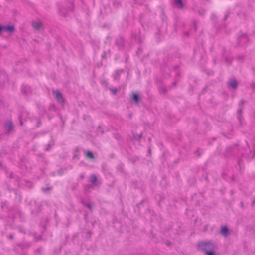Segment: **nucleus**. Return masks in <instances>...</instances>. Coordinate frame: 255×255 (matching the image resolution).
Instances as JSON below:
<instances>
[{
    "mask_svg": "<svg viewBox=\"0 0 255 255\" xmlns=\"http://www.w3.org/2000/svg\"><path fill=\"white\" fill-rule=\"evenodd\" d=\"M197 250L204 253L206 255H215L216 245L212 241H200L196 244Z\"/></svg>",
    "mask_w": 255,
    "mask_h": 255,
    "instance_id": "obj_1",
    "label": "nucleus"
},
{
    "mask_svg": "<svg viewBox=\"0 0 255 255\" xmlns=\"http://www.w3.org/2000/svg\"><path fill=\"white\" fill-rule=\"evenodd\" d=\"M5 128L8 132H10L11 131H12L14 128V126L12 121H7L5 125Z\"/></svg>",
    "mask_w": 255,
    "mask_h": 255,
    "instance_id": "obj_2",
    "label": "nucleus"
},
{
    "mask_svg": "<svg viewBox=\"0 0 255 255\" xmlns=\"http://www.w3.org/2000/svg\"><path fill=\"white\" fill-rule=\"evenodd\" d=\"M22 94L23 95H28L31 94V89L29 86H24L21 89Z\"/></svg>",
    "mask_w": 255,
    "mask_h": 255,
    "instance_id": "obj_3",
    "label": "nucleus"
},
{
    "mask_svg": "<svg viewBox=\"0 0 255 255\" xmlns=\"http://www.w3.org/2000/svg\"><path fill=\"white\" fill-rule=\"evenodd\" d=\"M237 82L234 79H231L228 82V85L232 89H235L237 86Z\"/></svg>",
    "mask_w": 255,
    "mask_h": 255,
    "instance_id": "obj_4",
    "label": "nucleus"
},
{
    "mask_svg": "<svg viewBox=\"0 0 255 255\" xmlns=\"http://www.w3.org/2000/svg\"><path fill=\"white\" fill-rule=\"evenodd\" d=\"M3 31H6L9 32H13L14 31L15 27L13 25L2 26Z\"/></svg>",
    "mask_w": 255,
    "mask_h": 255,
    "instance_id": "obj_5",
    "label": "nucleus"
},
{
    "mask_svg": "<svg viewBox=\"0 0 255 255\" xmlns=\"http://www.w3.org/2000/svg\"><path fill=\"white\" fill-rule=\"evenodd\" d=\"M89 181L92 184L97 185V177L95 174H92L89 177Z\"/></svg>",
    "mask_w": 255,
    "mask_h": 255,
    "instance_id": "obj_6",
    "label": "nucleus"
},
{
    "mask_svg": "<svg viewBox=\"0 0 255 255\" xmlns=\"http://www.w3.org/2000/svg\"><path fill=\"white\" fill-rule=\"evenodd\" d=\"M32 25L33 28L37 30H40L42 26V24L39 22H33Z\"/></svg>",
    "mask_w": 255,
    "mask_h": 255,
    "instance_id": "obj_7",
    "label": "nucleus"
},
{
    "mask_svg": "<svg viewBox=\"0 0 255 255\" xmlns=\"http://www.w3.org/2000/svg\"><path fill=\"white\" fill-rule=\"evenodd\" d=\"M117 45L120 48H122L124 46V39L122 38H119L116 40Z\"/></svg>",
    "mask_w": 255,
    "mask_h": 255,
    "instance_id": "obj_8",
    "label": "nucleus"
},
{
    "mask_svg": "<svg viewBox=\"0 0 255 255\" xmlns=\"http://www.w3.org/2000/svg\"><path fill=\"white\" fill-rule=\"evenodd\" d=\"M57 102L61 105L63 106L65 103L64 97H56Z\"/></svg>",
    "mask_w": 255,
    "mask_h": 255,
    "instance_id": "obj_9",
    "label": "nucleus"
},
{
    "mask_svg": "<svg viewBox=\"0 0 255 255\" xmlns=\"http://www.w3.org/2000/svg\"><path fill=\"white\" fill-rule=\"evenodd\" d=\"M243 108L242 107H240V108H239V110L238 111V118H239V120H240L241 123L242 122V120L243 119V117L242 116V113L243 112Z\"/></svg>",
    "mask_w": 255,
    "mask_h": 255,
    "instance_id": "obj_10",
    "label": "nucleus"
},
{
    "mask_svg": "<svg viewBox=\"0 0 255 255\" xmlns=\"http://www.w3.org/2000/svg\"><path fill=\"white\" fill-rule=\"evenodd\" d=\"M140 97H131L130 99L131 102H134L136 104H138L139 101L140 100Z\"/></svg>",
    "mask_w": 255,
    "mask_h": 255,
    "instance_id": "obj_11",
    "label": "nucleus"
},
{
    "mask_svg": "<svg viewBox=\"0 0 255 255\" xmlns=\"http://www.w3.org/2000/svg\"><path fill=\"white\" fill-rule=\"evenodd\" d=\"M123 72V70H118L117 71L114 75V78L115 80H117L120 78V75L121 73Z\"/></svg>",
    "mask_w": 255,
    "mask_h": 255,
    "instance_id": "obj_12",
    "label": "nucleus"
},
{
    "mask_svg": "<svg viewBox=\"0 0 255 255\" xmlns=\"http://www.w3.org/2000/svg\"><path fill=\"white\" fill-rule=\"evenodd\" d=\"M174 2L178 8H183V4L182 1V0H174Z\"/></svg>",
    "mask_w": 255,
    "mask_h": 255,
    "instance_id": "obj_13",
    "label": "nucleus"
},
{
    "mask_svg": "<svg viewBox=\"0 0 255 255\" xmlns=\"http://www.w3.org/2000/svg\"><path fill=\"white\" fill-rule=\"evenodd\" d=\"M86 156L89 159H94L95 158V156L93 153L91 151H87L85 152Z\"/></svg>",
    "mask_w": 255,
    "mask_h": 255,
    "instance_id": "obj_14",
    "label": "nucleus"
},
{
    "mask_svg": "<svg viewBox=\"0 0 255 255\" xmlns=\"http://www.w3.org/2000/svg\"><path fill=\"white\" fill-rule=\"evenodd\" d=\"M229 230L227 227L223 226L221 228V234L222 235H226L228 233Z\"/></svg>",
    "mask_w": 255,
    "mask_h": 255,
    "instance_id": "obj_15",
    "label": "nucleus"
},
{
    "mask_svg": "<svg viewBox=\"0 0 255 255\" xmlns=\"http://www.w3.org/2000/svg\"><path fill=\"white\" fill-rule=\"evenodd\" d=\"M166 88L165 86L162 85L159 88V91L160 94H164L166 92Z\"/></svg>",
    "mask_w": 255,
    "mask_h": 255,
    "instance_id": "obj_16",
    "label": "nucleus"
},
{
    "mask_svg": "<svg viewBox=\"0 0 255 255\" xmlns=\"http://www.w3.org/2000/svg\"><path fill=\"white\" fill-rule=\"evenodd\" d=\"M142 136V134L141 133L140 134H137V133H133V137H134V139L137 140H139L141 139Z\"/></svg>",
    "mask_w": 255,
    "mask_h": 255,
    "instance_id": "obj_17",
    "label": "nucleus"
},
{
    "mask_svg": "<svg viewBox=\"0 0 255 255\" xmlns=\"http://www.w3.org/2000/svg\"><path fill=\"white\" fill-rule=\"evenodd\" d=\"M82 203H83V205L87 207L90 210V211L91 212L93 211L92 205L90 203H85L84 202H82Z\"/></svg>",
    "mask_w": 255,
    "mask_h": 255,
    "instance_id": "obj_18",
    "label": "nucleus"
},
{
    "mask_svg": "<svg viewBox=\"0 0 255 255\" xmlns=\"http://www.w3.org/2000/svg\"><path fill=\"white\" fill-rule=\"evenodd\" d=\"M53 93L54 94H55V96H61L60 93L59 92V91L58 90H53Z\"/></svg>",
    "mask_w": 255,
    "mask_h": 255,
    "instance_id": "obj_19",
    "label": "nucleus"
},
{
    "mask_svg": "<svg viewBox=\"0 0 255 255\" xmlns=\"http://www.w3.org/2000/svg\"><path fill=\"white\" fill-rule=\"evenodd\" d=\"M110 90L112 92V94L115 95L117 94V89L116 88H112L110 89Z\"/></svg>",
    "mask_w": 255,
    "mask_h": 255,
    "instance_id": "obj_20",
    "label": "nucleus"
},
{
    "mask_svg": "<svg viewBox=\"0 0 255 255\" xmlns=\"http://www.w3.org/2000/svg\"><path fill=\"white\" fill-rule=\"evenodd\" d=\"M195 154L198 156V157H200V155H201V153L199 151V150H197L195 152Z\"/></svg>",
    "mask_w": 255,
    "mask_h": 255,
    "instance_id": "obj_21",
    "label": "nucleus"
},
{
    "mask_svg": "<svg viewBox=\"0 0 255 255\" xmlns=\"http://www.w3.org/2000/svg\"><path fill=\"white\" fill-rule=\"evenodd\" d=\"M51 146V143H49V144L47 145V147H46V148H45V150H46V151H49V150L50 149Z\"/></svg>",
    "mask_w": 255,
    "mask_h": 255,
    "instance_id": "obj_22",
    "label": "nucleus"
},
{
    "mask_svg": "<svg viewBox=\"0 0 255 255\" xmlns=\"http://www.w3.org/2000/svg\"><path fill=\"white\" fill-rule=\"evenodd\" d=\"M139 95H140V93H139L138 92H133L131 94V96H139Z\"/></svg>",
    "mask_w": 255,
    "mask_h": 255,
    "instance_id": "obj_23",
    "label": "nucleus"
},
{
    "mask_svg": "<svg viewBox=\"0 0 255 255\" xmlns=\"http://www.w3.org/2000/svg\"><path fill=\"white\" fill-rule=\"evenodd\" d=\"M52 188L51 187H47V188H43L42 189L43 191L44 192H46L47 190H50Z\"/></svg>",
    "mask_w": 255,
    "mask_h": 255,
    "instance_id": "obj_24",
    "label": "nucleus"
},
{
    "mask_svg": "<svg viewBox=\"0 0 255 255\" xmlns=\"http://www.w3.org/2000/svg\"><path fill=\"white\" fill-rule=\"evenodd\" d=\"M41 124V122L40 120V119H38L37 124L36 125V127H38L39 126H40V125Z\"/></svg>",
    "mask_w": 255,
    "mask_h": 255,
    "instance_id": "obj_25",
    "label": "nucleus"
},
{
    "mask_svg": "<svg viewBox=\"0 0 255 255\" xmlns=\"http://www.w3.org/2000/svg\"><path fill=\"white\" fill-rule=\"evenodd\" d=\"M245 101L244 100H241L239 104V107H242V105H243Z\"/></svg>",
    "mask_w": 255,
    "mask_h": 255,
    "instance_id": "obj_26",
    "label": "nucleus"
},
{
    "mask_svg": "<svg viewBox=\"0 0 255 255\" xmlns=\"http://www.w3.org/2000/svg\"><path fill=\"white\" fill-rule=\"evenodd\" d=\"M60 12V14L61 16H64V17L66 16V14L65 13H62L61 10H60V12Z\"/></svg>",
    "mask_w": 255,
    "mask_h": 255,
    "instance_id": "obj_27",
    "label": "nucleus"
},
{
    "mask_svg": "<svg viewBox=\"0 0 255 255\" xmlns=\"http://www.w3.org/2000/svg\"><path fill=\"white\" fill-rule=\"evenodd\" d=\"M251 86L253 89H255V83H252L251 84Z\"/></svg>",
    "mask_w": 255,
    "mask_h": 255,
    "instance_id": "obj_28",
    "label": "nucleus"
},
{
    "mask_svg": "<svg viewBox=\"0 0 255 255\" xmlns=\"http://www.w3.org/2000/svg\"><path fill=\"white\" fill-rule=\"evenodd\" d=\"M8 238H9V239H10V240L13 239V235H12V234L9 235L8 236Z\"/></svg>",
    "mask_w": 255,
    "mask_h": 255,
    "instance_id": "obj_29",
    "label": "nucleus"
},
{
    "mask_svg": "<svg viewBox=\"0 0 255 255\" xmlns=\"http://www.w3.org/2000/svg\"><path fill=\"white\" fill-rule=\"evenodd\" d=\"M49 108H50V109L51 110H52V109H54L55 107H54V106L53 105H51L50 106V107H49Z\"/></svg>",
    "mask_w": 255,
    "mask_h": 255,
    "instance_id": "obj_30",
    "label": "nucleus"
},
{
    "mask_svg": "<svg viewBox=\"0 0 255 255\" xmlns=\"http://www.w3.org/2000/svg\"><path fill=\"white\" fill-rule=\"evenodd\" d=\"M80 178L81 179H83L84 178V174H81L80 176Z\"/></svg>",
    "mask_w": 255,
    "mask_h": 255,
    "instance_id": "obj_31",
    "label": "nucleus"
},
{
    "mask_svg": "<svg viewBox=\"0 0 255 255\" xmlns=\"http://www.w3.org/2000/svg\"><path fill=\"white\" fill-rule=\"evenodd\" d=\"M3 31L2 26H0V34Z\"/></svg>",
    "mask_w": 255,
    "mask_h": 255,
    "instance_id": "obj_32",
    "label": "nucleus"
},
{
    "mask_svg": "<svg viewBox=\"0 0 255 255\" xmlns=\"http://www.w3.org/2000/svg\"><path fill=\"white\" fill-rule=\"evenodd\" d=\"M72 190H76V189H77V187H76V186H73L72 187Z\"/></svg>",
    "mask_w": 255,
    "mask_h": 255,
    "instance_id": "obj_33",
    "label": "nucleus"
},
{
    "mask_svg": "<svg viewBox=\"0 0 255 255\" xmlns=\"http://www.w3.org/2000/svg\"><path fill=\"white\" fill-rule=\"evenodd\" d=\"M176 83H177V82H176V81L172 83V86H175V85H176Z\"/></svg>",
    "mask_w": 255,
    "mask_h": 255,
    "instance_id": "obj_34",
    "label": "nucleus"
},
{
    "mask_svg": "<svg viewBox=\"0 0 255 255\" xmlns=\"http://www.w3.org/2000/svg\"><path fill=\"white\" fill-rule=\"evenodd\" d=\"M20 126H22L23 125V122L21 121V120H20Z\"/></svg>",
    "mask_w": 255,
    "mask_h": 255,
    "instance_id": "obj_35",
    "label": "nucleus"
},
{
    "mask_svg": "<svg viewBox=\"0 0 255 255\" xmlns=\"http://www.w3.org/2000/svg\"><path fill=\"white\" fill-rule=\"evenodd\" d=\"M128 116H129V117L130 118H131V117H132V114H129Z\"/></svg>",
    "mask_w": 255,
    "mask_h": 255,
    "instance_id": "obj_36",
    "label": "nucleus"
},
{
    "mask_svg": "<svg viewBox=\"0 0 255 255\" xmlns=\"http://www.w3.org/2000/svg\"><path fill=\"white\" fill-rule=\"evenodd\" d=\"M255 203V200H253L252 202L253 205Z\"/></svg>",
    "mask_w": 255,
    "mask_h": 255,
    "instance_id": "obj_37",
    "label": "nucleus"
},
{
    "mask_svg": "<svg viewBox=\"0 0 255 255\" xmlns=\"http://www.w3.org/2000/svg\"><path fill=\"white\" fill-rule=\"evenodd\" d=\"M88 234H91V232H90V231H88Z\"/></svg>",
    "mask_w": 255,
    "mask_h": 255,
    "instance_id": "obj_38",
    "label": "nucleus"
}]
</instances>
